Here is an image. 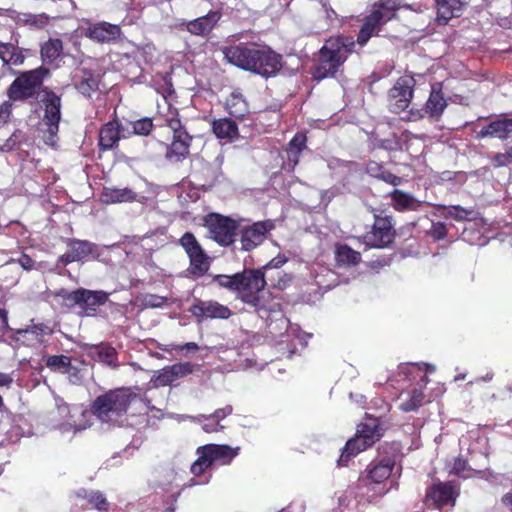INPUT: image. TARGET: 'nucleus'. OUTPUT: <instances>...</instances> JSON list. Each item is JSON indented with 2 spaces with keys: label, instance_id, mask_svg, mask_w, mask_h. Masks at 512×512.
<instances>
[{
  "label": "nucleus",
  "instance_id": "1",
  "mask_svg": "<svg viewBox=\"0 0 512 512\" xmlns=\"http://www.w3.org/2000/svg\"><path fill=\"white\" fill-rule=\"evenodd\" d=\"M222 52L230 64L263 77L273 76L281 68L280 55L270 49L237 45L224 47Z\"/></svg>",
  "mask_w": 512,
  "mask_h": 512
},
{
  "label": "nucleus",
  "instance_id": "2",
  "mask_svg": "<svg viewBox=\"0 0 512 512\" xmlns=\"http://www.w3.org/2000/svg\"><path fill=\"white\" fill-rule=\"evenodd\" d=\"M353 47L354 42L351 38L334 37L328 39L320 50L319 64L314 77L323 79L334 76Z\"/></svg>",
  "mask_w": 512,
  "mask_h": 512
},
{
  "label": "nucleus",
  "instance_id": "3",
  "mask_svg": "<svg viewBox=\"0 0 512 512\" xmlns=\"http://www.w3.org/2000/svg\"><path fill=\"white\" fill-rule=\"evenodd\" d=\"M135 397L136 395L129 389L111 390L95 399L92 412L102 422L116 424L127 412L131 401Z\"/></svg>",
  "mask_w": 512,
  "mask_h": 512
},
{
  "label": "nucleus",
  "instance_id": "4",
  "mask_svg": "<svg viewBox=\"0 0 512 512\" xmlns=\"http://www.w3.org/2000/svg\"><path fill=\"white\" fill-rule=\"evenodd\" d=\"M398 8L399 4L396 0H379L375 3L371 13L366 16L358 34V43L360 45L366 44L382 25L395 17Z\"/></svg>",
  "mask_w": 512,
  "mask_h": 512
},
{
  "label": "nucleus",
  "instance_id": "5",
  "mask_svg": "<svg viewBox=\"0 0 512 512\" xmlns=\"http://www.w3.org/2000/svg\"><path fill=\"white\" fill-rule=\"evenodd\" d=\"M380 437L381 429L377 419H368L365 423L358 426L355 437L346 443L339 462L344 464L351 456L370 447Z\"/></svg>",
  "mask_w": 512,
  "mask_h": 512
},
{
  "label": "nucleus",
  "instance_id": "6",
  "mask_svg": "<svg viewBox=\"0 0 512 512\" xmlns=\"http://www.w3.org/2000/svg\"><path fill=\"white\" fill-rule=\"evenodd\" d=\"M41 104L44 111L42 121L46 126L44 141L50 146H55L61 120V98L52 91H45Z\"/></svg>",
  "mask_w": 512,
  "mask_h": 512
},
{
  "label": "nucleus",
  "instance_id": "7",
  "mask_svg": "<svg viewBox=\"0 0 512 512\" xmlns=\"http://www.w3.org/2000/svg\"><path fill=\"white\" fill-rule=\"evenodd\" d=\"M48 74L49 70L44 67L22 73L10 85L8 89L9 98L18 101L32 97Z\"/></svg>",
  "mask_w": 512,
  "mask_h": 512
},
{
  "label": "nucleus",
  "instance_id": "8",
  "mask_svg": "<svg viewBox=\"0 0 512 512\" xmlns=\"http://www.w3.org/2000/svg\"><path fill=\"white\" fill-rule=\"evenodd\" d=\"M204 226L208 230L209 237L223 246L234 242L237 230V222L219 214H209L204 219Z\"/></svg>",
  "mask_w": 512,
  "mask_h": 512
},
{
  "label": "nucleus",
  "instance_id": "9",
  "mask_svg": "<svg viewBox=\"0 0 512 512\" xmlns=\"http://www.w3.org/2000/svg\"><path fill=\"white\" fill-rule=\"evenodd\" d=\"M415 80L410 76L400 77L390 89L388 105L393 113H400L406 110L413 97Z\"/></svg>",
  "mask_w": 512,
  "mask_h": 512
},
{
  "label": "nucleus",
  "instance_id": "10",
  "mask_svg": "<svg viewBox=\"0 0 512 512\" xmlns=\"http://www.w3.org/2000/svg\"><path fill=\"white\" fill-rule=\"evenodd\" d=\"M108 297L109 294L102 290L93 291L79 288L70 292L66 296V299L74 305L79 306L85 315L91 316L96 313L97 307L102 306L107 302Z\"/></svg>",
  "mask_w": 512,
  "mask_h": 512
},
{
  "label": "nucleus",
  "instance_id": "11",
  "mask_svg": "<svg viewBox=\"0 0 512 512\" xmlns=\"http://www.w3.org/2000/svg\"><path fill=\"white\" fill-rule=\"evenodd\" d=\"M56 406L60 415L65 417V423L62 425L64 431L73 430L74 432L85 430L90 426L91 413L82 406L69 407L62 399H56Z\"/></svg>",
  "mask_w": 512,
  "mask_h": 512
},
{
  "label": "nucleus",
  "instance_id": "12",
  "mask_svg": "<svg viewBox=\"0 0 512 512\" xmlns=\"http://www.w3.org/2000/svg\"><path fill=\"white\" fill-rule=\"evenodd\" d=\"M241 285L239 287V297L247 304L257 306L258 293L265 287L264 274L258 270H251L241 273Z\"/></svg>",
  "mask_w": 512,
  "mask_h": 512
},
{
  "label": "nucleus",
  "instance_id": "13",
  "mask_svg": "<svg viewBox=\"0 0 512 512\" xmlns=\"http://www.w3.org/2000/svg\"><path fill=\"white\" fill-rule=\"evenodd\" d=\"M196 366L190 362H179L165 366L157 371L152 378L156 387L168 386L174 381L182 379L195 371Z\"/></svg>",
  "mask_w": 512,
  "mask_h": 512
},
{
  "label": "nucleus",
  "instance_id": "14",
  "mask_svg": "<svg viewBox=\"0 0 512 512\" xmlns=\"http://www.w3.org/2000/svg\"><path fill=\"white\" fill-rule=\"evenodd\" d=\"M274 228L271 221H259L251 226L245 227L240 233L242 250L251 251L260 245L270 230Z\"/></svg>",
  "mask_w": 512,
  "mask_h": 512
},
{
  "label": "nucleus",
  "instance_id": "15",
  "mask_svg": "<svg viewBox=\"0 0 512 512\" xmlns=\"http://www.w3.org/2000/svg\"><path fill=\"white\" fill-rule=\"evenodd\" d=\"M67 247V252L58 258V262L63 263L64 265L97 256L95 251L96 245L86 240H68Z\"/></svg>",
  "mask_w": 512,
  "mask_h": 512
},
{
  "label": "nucleus",
  "instance_id": "16",
  "mask_svg": "<svg viewBox=\"0 0 512 512\" xmlns=\"http://www.w3.org/2000/svg\"><path fill=\"white\" fill-rule=\"evenodd\" d=\"M391 224L386 219L376 220L371 232L364 236V243L373 248H383L392 242Z\"/></svg>",
  "mask_w": 512,
  "mask_h": 512
},
{
  "label": "nucleus",
  "instance_id": "17",
  "mask_svg": "<svg viewBox=\"0 0 512 512\" xmlns=\"http://www.w3.org/2000/svg\"><path fill=\"white\" fill-rule=\"evenodd\" d=\"M190 312L197 318L227 319L231 315L228 307L215 301H197L190 308Z\"/></svg>",
  "mask_w": 512,
  "mask_h": 512
},
{
  "label": "nucleus",
  "instance_id": "18",
  "mask_svg": "<svg viewBox=\"0 0 512 512\" xmlns=\"http://www.w3.org/2000/svg\"><path fill=\"white\" fill-rule=\"evenodd\" d=\"M121 29L118 25L108 22L91 24L84 30V35L99 43L110 42L120 37Z\"/></svg>",
  "mask_w": 512,
  "mask_h": 512
},
{
  "label": "nucleus",
  "instance_id": "19",
  "mask_svg": "<svg viewBox=\"0 0 512 512\" xmlns=\"http://www.w3.org/2000/svg\"><path fill=\"white\" fill-rule=\"evenodd\" d=\"M393 467L394 462L391 460H384L371 465L366 469V474L361 476L360 481L367 487L380 485L391 476Z\"/></svg>",
  "mask_w": 512,
  "mask_h": 512
},
{
  "label": "nucleus",
  "instance_id": "20",
  "mask_svg": "<svg viewBox=\"0 0 512 512\" xmlns=\"http://www.w3.org/2000/svg\"><path fill=\"white\" fill-rule=\"evenodd\" d=\"M458 496L457 488L451 483L434 484L427 492V498L437 506L454 505Z\"/></svg>",
  "mask_w": 512,
  "mask_h": 512
},
{
  "label": "nucleus",
  "instance_id": "21",
  "mask_svg": "<svg viewBox=\"0 0 512 512\" xmlns=\"http://www.w3.org/2000/svg\"><path fill=\"white\" fill-rule=\"evenodd\" d=\"M129 135L130 132L114 120L106 123L100 130L99 143L103 149H111L121 137L126 138Z\"/></svg>",
  "mask_w": 512,
  "mask_h": 512
},
{
  "label": "nucleus",
  "instance_id": "22",
  "mask_svg": "<svg viewBox=\"0 0 512 512\" xmlns=\"http://www.w3.org/2000/svg\"><path fill=\"white\" fill-rule=\"evenodd\" d=\"M512 134V119L498 118L477 132V138L495 137L506 139Z\"/></svg>",
  "mask_w": 512,
  "mask_h": 512
},
{
  "label": "nucleus",
  "instance_id": "23",
  "mask_svg": "<svg viewBox=\"0 0 512 512\" xmlns=\"http://www.w3.org/2000/svg\"><path fill=\"white\" fill-rule=\"evenodd\" d=\"M239 448L233 449L228 445L208 444L198 448V452H203L211 464L222 460L228 463L238 454Z\"/></svg>",
  "mask_w": 512,
  "mask_h": 512
},
{
  "label": "nucleus",
  "instance_id": "24",
  "mask_svg": "<svg viewBox=\"0 0 512 512\" xmlns=\"http://www.w3.org/2000/svg\"><path fill=\"white\" fill-rule=\"evenodd\" d=\"M467 0H436L437 20L446 24L451 18L458 17Z\"/></svg>",
  "mask_w": 512,
  "mask_h": 512
},
{
  "label": "nucleus",
  "instance_id": "25",
  "mask_svg": "<svg viewBox=\"0 0 512 512\" xmlns=\"http://www.w3.org/2000/svg\"><path fill=\"white\" fill-rule=\"evenodd\" d=\"M220 19V13L217 11H210L207 15L189 21L186 24V29L194 35L208 34Z\"/></svg>",
  "mask_w": 512,
  "mask_h": 512
},
{
  "label": "nucleus",
  "instance_id": "26",
  "mask_svg": "<svg viewBox=\"0 0 512 512\" xmlns=\"http://www.w3.org/2000/svg\"><path fill=\"white\" fill-rule=\"evenodd\" d=\"M137 194L130 188L104 187L101 193V201L106 204L132 202Z\"/></svg>",
  "mask_w": 512,
  "mask_h": 512
},
{
  "label": "nucleus",
  "instance_id": "27",
  "mask_svg": "<svg viewBox=\"0 0 512 512\" xmlns=\"http://www.w3.org/2000/svg\"><path fill=\"white\" fill-rule=\"evenodd\" d=\"M212 131L220 140L233 142L238 139L237 124L229 118H220L212 122Z\"/></svg>",
  "mask_w": 512,
  "mask_h": 512
},
{
  "label": "nucleus",
  "instance_id": "28",
  "mask_svg": "<svg viewBox=\"0 0 512 512\" xmlns=\"http://www.w3.org/2000/svg\"><path fill=\"white\" fill-rule=\"evenodd\" d=\"M52 332L53 330L47 324L31 321L25 329H20L17 333L25 340H34L36 343L42 344L44 337L51 335Z\"/></svg>",
  "mask_w": 512,
  "mask_h": 512
},
{
  "label": "nucleus",
  "instance_id": "29",
  "mask_svg": "<svg viewBox=\"0 0 512 512\" xmlns=\"http://www.w3.org/2000/svg\"><path fill=\"white\" fill-rule=\"evenodd\" d=\"M17 43V40L15 43L0 42V58L5 64H23L25 57L22 54V51L17 47Z\"/></svg>",
  "mask_w": 512,
  "mask_h": 512
},
{
  "label": "nucleus",
  "instance_id": "30",
  "mask_svg": "<svg viewBox=\"0 0 512 512\" xmlns=\"http://www.w3.org/2000/svg\"><path fill=\"white\" fill-rule=\"evenodd\" d=\"M335 259L339 266H354L361 261V254L348 245L343 244L336 247Z\"/></svg>",
  "mask_w": 512,
  "mask_h": 512
},
{
  "label": "nucleus",
  "instance_id": "31",
  "mask_svg": "<svg viewBox=\"0 0 512 512\" xmlns=\"http://www.w3.org/2000/svg\"><path fill=\"white\" fill-rule=\"evenodd\" d=\"M391 198L394 208L399 211L416 210L420 206V201L415 197L398 189L391 193Z\"/></svg>",
  "mask_w": 512,
  "mask_h": 512
},
{
  "label": "nucleus",
  "instance_id": "32",
  "mask_svg": "<svg viewBox=\"0 0 512 512\" xmlns=\"http://www.w3.org/2000/svg\"><path fill=\"white\" fill-rule=\"evenodd\" d=\"M306 147V137L303 134H297L293 137V139L289 142L288 148L286 150L288 165L291 169L299 162L300 153Z\"/></svg>",
  "mask_w": 512,
  "mask_h": 512
},
{
  "label": "nucleus",
  "instance_id": "33",
  "mask_svg": "<svg viewBox=\"0 0 512 512\" xmlns=\"http://www.w3.org/2000/svg\"><path fill=\"white\" fill-rule=\"evenodd\" d=\"M446 105L447 103L444 97L442 96L440 90L437 89L436 85H433L429 99L426 103L427 112L432 117H438L442 114Z\"/></svg>",
  "mask_w": 512,
  "mask_h": 512
},
{
  "label": "nucleus",
  "instance_id": "34",
  "mask_svg": "<svg viewBox=\"0 0 512 512\" xmlns=\"http://www.w3.org/2000/svg\"><path fill=\"white\" fill-rule=\"evenodd\" d=\"M63 45L59 39H49L41 46V57L45 63H52L62 54Z\"/></svg>",
  "mask_w": 512,
  "mask_h": 512
},
{
  "label": "nucleus",
  "instance_id": "35",
  "mask_svg": "<svg viewBox=\"0 0 512 512\" xmlns=\"http://www.w3.org/2000/svg\"><path fill=\"white\" fill-rule=\"evenodd\" d=\"M226 109L234 117H243L248 112V105L239 92H232L226 101Z\"/></svg>",
  "mask_w": 512,
  "mask_h": 512
},
{
  "label": "nucleus",
  "instance_id": "36",
  "mask_svg": "<svg viewBox=\"0 0 512 512\" xmlns=\"http://www.w3.org/2000/svg\"><path fill=\"white\" fill-rule=\"evenodd\" d=\"M191 139L189 134H186L185 138L173 136V141L167 151V157L180 159L188 155Z\"/></svg>",
  "mask_w": 512,
  "mask_h": 512
},
{
  "label": "nucleus",
  "instance_id": "37",
  "mask_svg": "<svg viewBox=\"0 0 512 512\" xmlns=\"http://www.w3.org/2000/svg\"><path fill=\"white\" fill-rule=\"evenodd\" d=\"M424 394L422 389H413L410 393L401 395L399 408L404 412H410L421 406Z\"/></svg>",
  "mask_w": 512,
  "mask_h": 512
},
{
  "label": "nucleus",
  "instance_id": "38",
  "mask_svg": "<svg viewBox=\"0 0 512 512\" xmlns=\"http://www.w3.org/2000/svg\"><path fill=\"white\" fill-rule=\"evenodd\" d=\"M215 281L218 283L220 287L226 288L230 291L239 293V287L241 285V273L234 274L232 276L228 275H218L215 278Z\"/></svg>",
  "mask_w": 512,
  "mask_h": 512
},
{
  "label": "nucleus",
  "instance_id": "39",
  "mask_svg": "<svg viewBox=\"0 0 512 512\" xmlns=\"http://www.w3.org/2000/svg\"><path fill=\"white\" fill-rule=\"evenodd\" d=\"M181 246L186 251L189 259L197 256L203 249L191 233H185L180 239Z\"/></svg>",
  "mask_w": 512,
  "mask_h": 512
},
{
  "label": "nucleus",
  "instance_id": "40",
  "mask_svg": "<svg viewBox=\"0 0 512 512\" xmlns=\"http://www.w3.org/2000/svg\"><path fill=\"white\" fill-rule=\"evenodd\" d=\"M450 472L461 478H470L474 477L478 472L470 468L466 462V460L462 458H455L451 467Z\"/></svg>",
  "mask_w": 512,
  "mask_h": 512
},
{
  "label": "nucleus",
  "instance_id": "41",
  "mask_svg": "<svg viewBox=\"0 0 512 512\" xmlns=\"http://www.w3.org/2000/svg\"><path fill=\"white\" fill-rule=\"evenodd\" d=\"M18 22L33 28H43L48 24V17L44 14H22L18 17Z\"/></svg>",
  "mask_w": 512,
  "mask_h": 512
},
{
  "label": "nucleus",
  "instance_id": "42",
  "mask_svg": "<svg viewBox=\"0 0 512 512\" xmlns=\"http://www.w3.org/2000/svg\"><path fill=\"white\" fill-rule=\"evenodd\" d=\"M190 267L194 274L203 275L209 268L208 257L202 250L197 256L190 259Z\"/></svg>",
  "mask_w": 512,
  "mask_h": 512
},
{
  "label": "nucleus",
  "instance_id": "43",
  "mask_svg": "<svg viewBox=\"0 0 512 512\" xmlns=\"http://www.w3.org/2000/svg\"><path fill=\"white\" fill-rule=\"evenodd\" d=\"M47 366L55 371H61L63 373L68 372L71 365V360L65 355L50 356L46 362Z\"/></svg>",
  "mask_w": 512,
  "mask_h": 512
},
{
  "label": "nucleus",
  "instance_id": "44",
  "mask_svg": "<svg viewBox=\"0 0 512 512\" xmlns=\"http://www.w3.org/2000/svg\"><path fill=\"white\" fill-rule=\"evenodd\" d=\"M98 88V79L88 73L83 76L82 81L78 85V90L81 94L90 96L91 92L95 91Z\"/></svg>",
  "mask_w": 512,
  "mask_h": 512
},
{
  "label": "nucleus",
  "instance_id": "45",
  "mask_svg": "<svg viewBox=\"0 0 512 512\" xmlns=\"http://www.w3.org/2000/svg\"><path fill=\"white\" fill-rule=\"evenodd\" d=\"M116 354V350L113 347H102L98 350V359L109 367L116 368Z\"/></svg>",
  "mask_w": 512,
  "mask_h": 512
},
{
  "label": "nucleus",
  "instance_id": "46",
  "mask_svg": "<svg viewBox=\"0 0 512 512\" xmlns=\"http://www.w3.org/2000/svg\"><path fill=\"white\" fill-rule=\"evenodd\" d=\"M447 216L455 220H472L474 219V211L460 206H451L447 209Z\"/></svg>",
  "mask_w": 512,
  "mask_h": 512
},
{
  "label": "nucleus",
  "instance_id": "47",
  "mask_svg": "<svg viewBox=\"0 0 512 512\" xmlns=\"http://www.w3.org/2000/svg\"><path fill=\"white\" fill-rule=\"evenodd\" d=\"M153 127L152 120L150 118H142L132 123L133 134L140 136H147Z\"/></svg>",
  "mask_w": 512,
  "mask_h": 512
},
{
  "label": "nucleus",
  "instance_id": "48",
  "mask_svg": "<svg viewBox=\"0 0 512 512\" xmlns=\"http://www.w3.org/2000/svg\"><path fill=\"white\" fill-rule=\"evenodd\" d=\"M197 454L198 459L191 466V472L195 476L201 475L207 468L212 465L203 452L197 451Z\"/></svg>",
  "mask_w": 512,
  "mask_h": 512
},
{
  "label": "nucleus",
  "instance_id": "49",
  "mask_svg": "<svg viewBox=\"0 0 512 512\" xmlns=\"http://www.w3.org/2000/svg\"><path fill=\"white\" fill-rule=\"evenodd\" d=\"M167 126L173 132V136L185 138L186 134H188L183 128L180 119L176 116L167 119Z\"/></svg>",
  "mask_w": 512,
  "mask_h": 512
},
{
  "label": "nucleus",
  "instance_id": "50",
  "mask_svg": "<svg viewBox=\"0 0 512 512\" xmlns=\"http://www.w3.org/2000/svg\"><path fill=\"white\" fill-rule=\"evenodd\" d=\"M233 411V408L232 406L230 405H227L221 409H218L214 412L213 415L209 416V417H206L205 415H200L198 417H192L193 419L197 420V421H200L202 418L203 419H212V418H215L217 420V422H219L221 419L225 418L226 416L230 415Z\"/></svg>",
  "mask_w": 512,
  "mask_h": 512
},
{
  "label": "nucleus",
  "instance_id": "51",
  "mask_svg": "<svg viewBox=\"0 0 512 512\" xmlns=\"http://www.w3.org/2000/svg\"><path fill=\"white\" fill-rule=\"evenodd\" d=\"M89 502L93 504L98 510L106 511L108 509V502L100 492H93L89 496Z\"/></svg>",
  "mask_w": 512,
  "mask_h": 512
},
{
  "label": "nucleus",
  "instance_id": "52",
  "mask_svg": "<svg viewBox=\"0 0 512 512\" xmlns=\"http://www.w3.org/2000/svg\"><path fill=\"white\" fill-rule=\"evenodd\" d=\"M159 348L162 351H166V352L171 351L173 349L190 352V351H197L199 349V346L195 342H188V343H185L184 345H161V346H159Z\"/></svg>",
  "mask_w": 512,
  "mask_h": 512
},
{
  "label": "nucleus",
  "instance_id": "53",
  "mask_svg": "<svg viewBox=\"0 0 512 512\" xmlns=\"http://www.w3.org/2000/svg\"><path fill=\"white\" fill-rule=\"evenodd\" d=\"M165 301L166 298L164 297L148 294L145 295L143 298V305L148 308H157L161 307L165 303Z\"/></svg>",
  "mask_w": 512,
  "mask_h": 512
},
{
  "label": "nucleus",
  "instance_id": "54",
  "mask_svg": "<svg viewBox=\"0 0 512 512\" xmlns=\"http://www.w3.org/2000/svg\"><path fill=\"white\" fill-rule=\"evenodd\" d=\"M375 177L383 180L386 183H389L393 186H398L402 183V178L388 172V171H381L379 174H374Z\"/></svg>",
  "mask_w": 512,
  "mask_h": 512
},
{
  "label": "nucleus",
  "instance_id": "55",
  "mask_svg": "<svg viewBox=\"0 0 512 512\" xmlns=\"http://www.w3.org/2000/svg\"><path fill=\"white\" fill-rule=\"evenodd\" d=\"M494 161L497 166H506L512 163V147L505 153L496 154Z\"/></svg>",
  "mask_w": 512,
  "mask_h": 512
},
{
  "label": "nucleus",
  "instance_id": "56",
  "mask_svg": "<svg viewBox=\"0 0 512 512\" xmlns=\"http://www.w3.org/2000/svg\"><path fill=\"white\" fill-rule=\"evenodd\" d=\"M287 262V258L285 256L278 255L277 257L273 258L267 265L266 268L269 269H275L280 268L282 265H284Z\"/></svg>",
  "mask_w": 512,
  "mask_h": 512
},
{
  "label": "nucleus",
  "instance_id": "57",
  "mask_svg": "<svg viewBox=\"0 0 512 512\" xmlns=\"http://www.w3.org/2000/svg\"><path fill=\"white\" fill-rule=\"evenodd\" d=\"M18 263L25 270L32 269L34 265V261L32 260V258L25 254L18 259Z\"/></svg>",
  "mask_w": 512,
  "mask_h": 512
},
{
  "label": "nucleus",
  "instance_id": "58",
  "mask_svg": "<svg viewBox=\"0 0 512 512\" xmlns=\"http://www.w3.org/2000/svg\"><path fill=\"white\" fill-rule=\"evenodd\" d=\"M202 428L205 432L212 433V432H217L219 430H222L224 427L222 425H220L219 422H217L215 424L205 423V424H203Z\"/></svg>",
  "mask_w": 512,
  "mask_h": 512
},
{
  "label": "nucleus",
  "instance_id": "59",
  "mask_svg": "<svg viewBox=\"0 0 512 512\" xmlns=\"http://www.w3.org/2000/svg\"><path fill=\"white\" fill-rule=\"evenodd\" d=\"M13 378L11 375L0 372V387H8L12 384Z\"/></svg>",
  "mask_w": 512,
  "mask_h": 512
},
{
  "label": "nucleus",
  "instance_id": "60",
  "mask_svg": "<svg viewBox=\"0 0 512 512\" xmlns=\"http://www.w3.org/2000/svg\"><path fill=\"white\" fill-rule=\"evenodd\" d=\"M434 235L438 239H442L445 237L446 232L442 224H437L436 226H434Z\"/></svg>",
  "mask_w": 512,
  "mask_h": 512
},
{
  "label": "nucleus",
  "instance_id": "61",
  "mask_svg": "<svg viewBox=\"0 0 512 512\" xmlns=\"http://www.w3.org/2000/svg\"><path fill=\"white\" fill-rule=\"evenodd\" d=\"M8 327V316L5 310L0 309V329L4 330Z\"/></svg>",
  "mask_w": 512,
  "mask_h": 512
},
{
  "label": "nucleus",
  "instance_id": "62",
  "mask_svg": "<svg viewBox=\"0 0 512 512\" xmlns=\"http://www.w3.org/2000/svg\"><path fill=\"white\" fill-rule=\"evenodd\" d=\"M503 503L508 506L512 511V493L506 494L503 497Z\"/></svg>",
  "mask_w": 512,
  "mask_h": 512
},
{
  "label": "nucleus",
  "instance_id": "63",
  "mask_svg": "<svg viewBox=\"0 0 512 512\" xmlns=\"http://www.w3.org/2000/svg\"><path fill=\"white\" fill-rule=\"evenodd\" d=\"M258 313L261 316V318H264L265 314H266V310H264L263 308H259Z\"/></svg>",
  "mask_w": 512,
  "mask_h": 512
},
{
  "label": "nucleus",
  "instance_id": "64",
  "mask_svg": "<svg viewBox=\"0 0 512 512\" xmlns=\"http://www.w3.org/2000/svg\"><path fill=\"white\" fill-rule=\"evenodd\" d=\"M376 167H377V164H376V163H373V164H371V165L369 166L368 171L372 173V172L374 171V168H376Z\"/></svg>",
  "mask_w": 512,
  "mask_h": 512
}]
</instances>
